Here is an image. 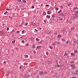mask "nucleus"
<instances>
[{
  "mask_svg": "<svg viewBox=\"0 0 78 78\" xmlns=\"http://www.w3.org/2000/svg\"><path fill=\"white\" fill-rule=\"evenodd\" d=\"M61 16H62V18H59V20H62L63 19H65V17H64V16H66V15L65 14H61Z\"/></svg>",
  "mask_w": 78,
  "mask_h": 78,
  "instance_id": "obj_1",
  "label": "nucleus"
},
{
  "mask_svg": "<svg viewBox=\"0 0 78 78\" xmlns=\"http://www.w3.org/2000/svg\"><path fill=\"white\" fill-rule=\"evenodd\" d=\"M53 17H54V19L55 20L56 22H58V17L57 16H53Z\"/></svg>",
  "mask_w": 78,
  "mask_h": 78,
  "instance_id": "obj_2",
  "label": "nucleus"
},
{
  "mask_svg": "<svg viewBox=\"0 0 78 78\" xmlns=\"http://www.w3.org/2000/svg\"><path fill=\"white\" fill-rule=\"evenodd\" d=\"M78 16L77 15V14L75 13L73 16V18H74V19H76V18H77V17H78Z\"/></svg>",
  "mask_w": 78,
  "mask_h": 78,
  "instance_id": "obj_3",
  "label": "nucleus"
},
{
  "mask_svg": "<svg viewBox=\"0 0 78 78\" xmlns=\"http://www.w3.org/2000/svg\"><path fill=\"white\" fill-rule=\"evenodd\" d=\"M41 48V46H37L36 49H38V48Z\"/></svg>",
  "mask_w": 78,
  "mask_h": 78,
  "instance_id": "obj_4",
  "label": "nucleus"
},
{
  "mask_svg": "<svg viewBox=\"0 0 78 78\" xmlns=\"http://www.w3.org/2000/svg\"><path fill=\"white\" fill-rule=\"evenodd\" d=\"M69 55V54L67 53L66 52L65 53V54L63 56H67V55Z\"/></svg>",
  "mask_w": 78,
  "mask_h": 78,
  "instance_id": "obj_5",
  "label": "nucleus"
},
{
  "mask_svg": "<svg viewBox=\"0 0 78 78\" xmlns=\"http://www.w3.org/2000/svg\"><path fill=\"white\" fill-rule=\"evenodd\" d=\"M43 72H44L41 71L39 73V74L40 75H43Z\"/></svg>",
  "mask_w": 78,
  "mask_h": 78,
  "instance_id": "obj_6",
  "label": "nucleus"
},
{
  "mask_svg": "<svg viewBox=\"0 0 78 78\" xmlns=\"http://www.w3.org/2000/svg\"><path fill=\"white\" fill-rule=\"evenodd\" d=\"M71 56H74L75 55V53H71Z\"/></svg>",
  "mask_w": 78,
  "mask_h": 78,
  "instance_id": "obj_7",
  "label": "nucleus"
},
{
  "mask_svg": "<svg viewBox=\"0 0 78 78\" xmlns=\"http://www.w3.org/2000/svg\"><path fill=\"white\" fill-rule=\"evenodd\" d=\"M75 66V65H74V64H73L71 65V66L72 67H74Z\"/></svg>",
  "mask_w": 78,
  "mask_h": 78,
  "instance_id": "obj_8",
  "label": "nucleus"
},
{
  "mask_svg": "<svg viewBox=\"0 0 78 78\" xmlns=\"http://www.w3.org/2000/svg\"><path fill=\"white\" fill-rule=\"evenodd\" d=\"M32 48H36V46H35L34 45V44L33 45V46H32Z\"/></svg>",
  "mask_w": 78,
  "mask_h": 78,
  "instance_id": "obj_9",
  "label": "nucleus"
},
{
  "mask_svg": "<svg viewBox=\"0 0 78 78\" xmlns=\"http://www.w3.org/2000/svg\"><path fill=\"white\" fill-rule=\"evenodd\" d=\"M46 17H47L48 19H50V16L49 15H47V16Z\"/></svg>",
  "mask_w": 78,
  "mask_h": 78,
  "instance_id": "obj_10",
  "label": "nucleus"
},
{
  "mask_svg": "<svg viewBox=\"0 0 78 78\" xmlns=\"http://www.w3.org/2000/svg\"><path fill=\"white\" fill-rule=\"evenodd\" d=\"M61 37V35H59L57 37L59 38V37Z\"/></svg>",
  "mask_w": 78,
  "mask_h": 78,
  "instance_id": "obj_11",
  "label": "nucleus"
},
{
  "mask_svg": "<svg viewBox=\"0 0 78 78\" xmlns=\"http://www.w3.org/2000/svg\"><path fill=\"white\" fill-rule=\"evenodd\" d=\"M75 73V74H76V75L78 74V71H76V73Z\"/></svg>",
  "mask_w": 78,
  "mask_h": 78,
  "instance_id": "obj_12",
  "label": "nucleus"
},
{
  "mask_svg": "<svg viewBox=\"0 0 78 78\" xmlns=\"http://www.w3.org/2000/svg\"><path fill=\"white\" fill-rule=\"evenodd\" d=\"M15 42H16V41L15 40H14L13 41H12V44H15Z\"/></svg>",
  "mask_w": 78,
  "mask_h": 78,
  "instance_id": "obj_13",
  "label": "nucleus"
},
{
  "mask_svg": "<svg viewBox=\"0 0 78 78\" xmlns=\"http://www.w3.org/2000/svg\"><path fill=\"white\" fill-rule=\"evenodd\" d=\"M42 42H43V41H41L40 42H38L39 44H41L42 43Z\"/></svg>",
  "mask_w": 78,
  "mask_h": 78,
  "instance_id": "obj_14",
  "label": "nucleus"
},
{
  "mask_svg": "<svg viewBox=\"0 0 78 78\" xmlns=\"http://www.w3.org/2000/svg\"><path fill=\"white\" fill-rule=\"evenodd\" d=\"M36 41H39V38H37L36 39Z\"/></svg>",
  "mask_w": 78,
  "mask_h": 78,
  "instance_id": "obj_15",
  "label": "nucleus"
},
{
  "mask_svg": "<svg viewBox=\"0 0 78 78\" xmlns=\"http://www.w3.org/2000/svg\"><path fill=\"white\" fill-rule=\"evenodd\" d=\"M78 52V51L77 50H74V52L75 53H77Z\"/></svg>",
  "mask_w": 78,
  "mask_h": 78,
  "instance_id": "obj_16",
  "label": "nucleus"
},
{
  "mask_svg": "<svg viewBox=\"0 0 78 78\" xmlns=\"http://www.w3.org/2000/svg\"><path fill=\"white\" fill-rule=\"evenodd\" d=\"M24 31H25V30H23L22 31V33L23 34H24Z\"/></svg>",
  "mask_w": 78,
  "mask_h": 78,
  "instance_id": "obj_17",
  "label": "nucleus"
},
{
  "mask_svg": "<svg viewBox=\"0 0 78 78\" xmlns=\"http://www.w3.org/2000/svg\"><path fill=\"white\" fill-rule=\"evenodd\" d=\"M47 14H50V12H49V11H47Z\"/></svg>",
  "mask_w": 78,
  "mask_h": 78,
  "instance_id": "obj_18",
  "label": "nucleus"
},
{
  "mask_svg": "<svg viewBox=\"0 0 78 78\" xmlns=\"http://www.w3.org/2000/svg\"><path fill=\"white\" fill-rule=\"evenodd\" d=\"M71 5H72V4L71 3H69L68 4V5L69 6H71Z\"/></svg>",
  "mask_w": 78,
  "mask_h": 78,
  "instance_id": "obj_19",
  "label": "nucleus"
},
{
  "mask_svg": "<svg viewBox=\"0 0 78 78\" xmlns=\"http://www.w3.org/2000/svg\"><path fill=\"white\" fill-rule=\"evenodd\" d=\"M23 2L24 3H26V1L25 0H23Z\"/></svg>",
  "mask_w": 78,
  "mask_h": 78,
  "instance_id": "obj_20",
  "label": "nucleus"
},
{
  "mask_svg": "<svg viewBox=\"0 0 78 78\" xmlns=\"http://www.w3.org/2000/svg\"><path fill=\"white\" fill-rule=\"evenodd\" d=\"M32 9H33L34 8V6L33 5H32Z\"/></svg>",
  "mask_w": 78,
  "mask_h": 78,
  "instance_id": "obj_21",
  "label": "nucleus"
},
{
  "mask_svg": "<svg viewBox=\"0 0 78 78\" xmlns=\"http://www.w3.org/2000/svg\"><path fill=\"white\" fill-rule=\"evenodd\" d=\"M18 2H21L20 3H22V2L21 0H18Z\"/></svg>",
  "mask_w": 78,
  "mask_h": 78,
  "instance_id": "obj_22",
  "label": "nucleus"
},
{
  "mask_svg": "<svg viewBox=\"0 0 78 78\" xmlns=\"http://www.w3.org/2000/svg\"><path fill=\"white\" fill-rule=\"evenodd\" d=\"M22 43H25V41H24V40H23L22 41Z\"/></svg>",
  "mask_w": 78,
  "mask_h": 78,
  "instance_id": "obj_23",
  "label": "nucleus"
},
{
  "mask_svg": "<svg viewBox=\"0 0 78 78\" xmlns=\"http://www.w3.org/2000/svg\"><path fill=\"white\" fill-rule=\"evenodd\" d=\"M20 33V32L19 31H16V33L17 34H19V33Z\"/></svg>",
  "mask_w": 78,
  "mask_h": 78,
  "instance_id": "obj_24",
  "label": "nucleus"
},
{
  "mask_svg": "<svg viewBox=\"0 0 78 78\" xmlns=\"http://www.w3.org/2000/svg\"><path fill=\"white\" fill-rule=\"evenodd\" d=\"M25 57H26V58H27V57H28V56L27 55H25Z\"/></svg>",
  "mask_w": 78,
  "mask_h": 78,
  "instance_id": "obj_25",
  "label": "nucleus"
},
{
  "mask_svg": "<svg viewBox=\"0 0 78 78\" xmlns=\"http://www.w3.org/2000/svg\"><path fill=\"white\" fill-rule=\"evenodd\" d=\"M49 47L50 48H51V49H53V48L52 47H51L49 46Z\"/></svg>",
  "mask_w": 78,
  "mask_h": 78,
  "instance_id": "obj_26",
  "label": "nucleus"
},
{
  "mask_svg": "<svg viewBox=\"0 0 78 78\" xmlns=\"http://www.w3.org/2000/svg\"><path fill=\"white\" fill-rule=\"evenodd\" d=\"M70 63H74V61H71L70 62Z\"/></svg>",
  "mask_w": 78,
  "mask_h": 78,
  "instance_id": "obj_27",
  "label": "nucleus"
},
{
  "mask_svg": "<svg viewBox=\"0 0 78 78\" xmlns=\"http://www.w3.org/2000/svg\"><path fill=\"white\" fill-rule=\"evenodd\" d=\"M12 32H14V30H13L12 32H10L11 33H12Z\"/></svg>",
  "mask_w": 78,
  "mask_h": 78,
  "instance_id": "obj_28",
  "label": "nucleus"
},
{
  "mask_svg": "<svg viewBox=\"0 0 78 78\" xmlns=\"http://www.w3.org/2000/svg\"><path fill=\"white\" fill-rule=\"evenodd\" d=\"M22 66H20V67H19L20 69H22Z\"/></svg>",
  "mask_w": 78,
  "mask_h": 78,
  "instance_id": "obj_29",
  "label": "nucleus"
},
{
  "mask_svg": "<svg viewBox=\"0 0 78 78\" xmlns=\"http://www.w3.org/2000/svg\"><path fill=\"white\" fill-rule=\"evenodd\" d=\"M48 52H46V55H48Z\"/></svg>",
  "mask_w": 78,
  "mask_h": 78,
  "instance_id": "obj_30",
  "label": "nucleus"
},
{
  "mask_svg": "<svg viewBox=\"0 0 78 78\" xmlns=\"http://www.w3.org/2000/svg\"><path fill=\"white\" fill-rule=\"evenodd\" d=\"M28 45H29L28 43H27L26 44V46H28Z\"/></svg>",
  "mask_w": 78,
  "mask_h": 78,
  "instance_id": "obj_31",
  "label": "nucleus"
},
{
  "mask_svg": "<svg viewBox=\"0 0 78 78\" xmlns=\"http://www.w3.org/2000/svg\"><path fill=\"white\" fill-rule=\"evenodd\" d=\"M60 8H63V7L62 6H61L60 7Z\"/></svg>",
  "mask_w": 78,
  "mask_h": 78,
  "instance_id": "obj_32",
  "label": "nucleus"
},
{
  "mask_svg": "<svg viewBox=\"0 0 78 78\" xmlns=\"http://www.w3.org/2000/svg\"><path fill=\"white\" fill-rule=\"evenodd\" d=\"M36 0H34L33 2H34V3H35V2H36Z\"/></svg>",
  "mask_w": 78,
  "mask_h": 78,
  "instance_id": "obj_33",
  "label": "nucleus"
},
{
  "mask_svg": "<svg viewBox=\"0 0 78 78\" xmlns=\"http://www.w3.org/2000/svg\"><path fill=\"white\" fill-rule=\"evenodd\" d=\"M33 53H34V54L36 53V51H34L33 52Z\"/></svg>",
  "mask_w": 78,
  "mask_h": 78,
  "instance_id": "obj_34",
  "label": "nucleus"
},
{
  "mask_svg": "<svg viewBox=\"0 0 78 78\" xmlns=\"http://www.w3.org/2000/svg\"><path fill=\"white\" fill-rule=\"evenodd\" d=\"M35 30L36 31H38V30H37L36 29H35Z\"/></svg>",
  "mask_w": 78,
  "mask_h": 78,
  "instance_id": "obj_35",
  "label": "nucleus"
},
{
  "mask_svg": "<svg viewBox=\"0 0 78 78\" xmlns=\"http://www.w3.org/2000/svg\"><path fill=\"white\" fill-rule=\"evenodd\" d=\"M44 22H45V23H46V21L45 20H44Z\"/></svg>",
  "mask_w": 78,
  "mask_h": 78,
  "instance_id": "obj_36",
  "label": "nucleus"
},
{
  "mask_svg": "<svg viewBox=\"0 0 78 78\" xmlns=\"http://www.w3.org/2000/svg\"><path fill=\"white\" fill-rule=\"evenodd\" d=\"M44 74H47V73L46 72H44Z\"/></svg>",
  "mask_w": 78,
  "mask_h": 78,
  "instance_id": "obj_37",
  "label": "nucleus"
},
{
  "mask_svg": "<svg viewBox=\"0 0 78 78\" xmlns=\"http://www.w3.org/2000/svg\"><path fill=\"white\" fill-rule=\"evenodd\" d=\"M61 12V11H60L58 12V13H60Z\"/></svg>",
  "mask_w": 78,
  "mask_h": 78,
  "instance_id": "obj_38",
  "label": "nucleus"
},
{
  "mask_svg": "<svg viewBox=\"0 0 78 78\" xmlns=\"http://www.w3.org/2000/svg\"><path fill=\"white\" fill-rule=\"evenodd\" d=\"M7 31H8L9 30V28L8 27L7 29Z\"/></svg>",
  "mask_w": 78,
  "mask_h": 78,
  "instance_id": "obj_39",
  "label": "nucleus"
},
{
  "mask_svg": "<svg viewBox=\"0 0 78 78\" xmlns=\"http://www.w3.org/2000/svg\"><path fill=\"white\" fill-rule=\"evenodd\" d=\"M49 6V5H46V6Z\"/></svg>",
  "mask_w": 78,
  "mask_h": 78,
  "instance_id": "obj_40",
  "label": "nucleus"
},
{
  "mask_svg": "<svg viewBox=\"0 0 78 78\" xmlns=\"http://www.w3.org/2000/svg\"><path fill=\"white\" fill-rule=\"evenodd\" d=\"M53 45H55V44L53 43Z\"/></svg>",
  "mask_w": 78,
  "mask_h": 78,
  "instance_id": "obj_41",
  "label": "nucleus"
},
{
  "mask_svg": "<svg viewBox=\"0 0 78 78\" xmlns=\"http://www.w3.org/2000/svg\"><path fill=\"white\" fill-rule=\"evenodd\" d=\"M27 24H28V23H26L25 24V25H27Z\"/></svg>",
  "mask_w": 78,
  "mask_h": 78,
  "instance_id": "obj_42",
  "label": "nucleus"
},
{
  "mask_svg": "<svg viewBox=\"0 0 78 78\" xmlns=\"http://www.w3.org/2000/svg\"><path fill=\"white\" fill-rule=\"evenodd\" d=\"M74 9H78V8H77V7H75L74 8Z\"/></svg>",
  "mask_w": 78,
  "mask_h": 78,
  "instance_id": "obj_43",
  "label": "nucleus"
},
{
  "mask_svg": "<svg viewBox=\"0 0 78 78\" xmlns=\"http://www.w3.org/2000/svg\"><path fill=\"white\" fill-rule=\"evenodd\" d=\"M4 14H5V15H6V12H4Z\"/></svg>",
  "mask_w": 78,
  "mask_h": 78,
  "instance_id": "obj_44",
  "label": "nucleus"
},
{
  "mask_svg": "<svg viewBox=\"0 0 78 78\" xmlns=\"http://www.w3.org/2000/svg\"><path fill=\"white\" fill-rule=\"evenodd\" d=\"M68 43H69V41H67V43H66V44H68Z\"/></svg>",
  "mask_w": 78,
  "mask_h": 78,
  "instance_id": "obj_45",
  "label": "nucleus"
},
{
  "mask_svg": "<svg viewBox=\"0 0 78 78\" xmlns=\"http://www.w3.org/2000/svg\"><path fill=\"white\" fill-rule=\"evenodd\" d=\"M6 10L8 11V10H9V9H6Z\"/></svg>",
  "mask_w": 78,
  "mask_h": 78,
  "instance_id": "obj_46",
  "label": "nucleus"
},
{
  "mask_svg": "<svg viewBox=\"0 0 78 78\" xmlns=\"http://www.w3.org/2000/svg\"><path fill=\"white\" fill-rule=\"evenodd\" d=\"M31 25H33V23H31Z\"/></svg>",
  "mask_w": 78,
  "mask_h": 78,
  "instance_id": "obj_47",
  "label": "nucleus"
},
{
  "mask_svg": "<svg viewBox=\"0 0 78 78\" xmlns=\"http://www.w3.org/2000/svg\"><path fill=\"white\" fill-rule=\"evenodd\" d=\"M55 9H57V8L56 7H55Z\"/></svg>",
  "mask_w": 78,
  "mask_h": 78,
  "instance_id": "obj_48",
  "label": "nucleus"
},
{
  "mask_svg": "<svg viewBox=\"0 0 78 78\" xmlns=\"http://www.w3.org/2000/svg\"><path fill=\"white\" fill-rule=\"evenodd\" d=\"M62 41H64V39H62Z\"/></svg>",
  "mask_w": 78,
  "mask_h": 78,
  "instance_id": "obj_49",
  "label": "nucleus"
},
{
  "mask_svg": "<svg viewBox=\"0 0 78 78\" xmlns=\"http://www.w3.org/2000/svg\"><path fill=\"white\" fill-rule=\"evenodd\" d=\"M40 30H42V28L40 27Z\"/></svg>",
  "mask_w": 78,
  "mask_h": 78,
  "instance_id": "obj_50",
  "label": "nucleus"
},
{
  "mask_svg": "<svg viewBox=\"0 0 78 78\" xmlns=\"http://www.w3.org/2000/svg\"><path fill=\"white\" fill-rule=\"evenodd\" d=\"M1 70H3V69L2 68L1 69Z\"/></svg>",
  "mask_w": 78,
  "mask_h": 78,
  "instance_id": "obj_51",
  "label": "nucleus"
},
{
  "mask_svg": "<svg viewBox=\"0 0 78 78\" xmlns=\"http://www.w3.org/2000/svg\"><path fill=\"white\" fill-rule=\"evenodd\" d=\"M45 13L44 12V15H45Z\"/></svg>",
  "mask_w": 78,
  "mask_h": 78,
  "instance_id": "obj_52",
  "label": "nucleus"
},
{
  "mask_svg": "<svg viewBox=\"0 0 78 78\" xmlns=\"http://www.w3.org/2000/svg\"><path fill=\"white\" fill-rule=\"evenodd\" d=\"M2 25H3V26H4V25H5V24H2Z\"/></svg>",
  "mask_w": 78,
  "mask_h": 78,
  "instance_id": "obj_53",
  "label": "nucleus"
},
{
  "mask_svg": "<svg viewBox=\"0 0 78 78\" xmlns=\"http://www.w3.org/2000/svg\"><path fill=\"white\" fill-rule=\"evenodd\" d=\"M73 78H76V77H73Z\"/></svg>",
  "mask_w": 78,
  "mask_h": 78,
  "instance_id": "obj_54",
  "label": "nucleus"
},
{
  "mask_svg": "<svg viewBox=\"0 0 78 78\" xmlns=\"http://www.w3.org/2000/svg\"><path fill=\"white\" fill-rule=\"evenodd\" d=\"M76 13H78V11L76 12Z\"/></svg>",
  "mask_w": 78,
  "mask_h": 78,
  "instance_id": "obj_55",
  "label": "nucleus"
},
{
  "mask_svg": "<svg viewBox=\"0 0 78 78\" xmlns=\"http://www.w3.org/2000/svg\"><path fill=\"white\" fill-rule=\"evenodd\" d=\"M67 56L68 58H69V55Z\"/></svg>",
  "mask_w": 78,
  "mask_h": 78,
  "instance_id": "obj_56",
  "label": "nucleus"
},
{
  "mask_svg": "<svg viewBox=\"0 0 78 78\" xmlns=\"http://www.w3.org/2000/svg\"><path fill=\"white\" fill-rule=\"evenodd\" d=\"M28 63H27V66H28Z\"/></svg>",
  "mask_w": 78,
  "mask_h": 78,
  "instance_id": "obj_57",
  "label": "nucleus"
},
{
  "mask_svg": "<svg viewBox=\"0 0 78 78\" xmlns=\"http://www.w3.org/2000/svg\"><path fill=\"white\" fill-rule=\"evenodd\" d=\"M58 9H59V8H58L57 9V10H58Z\"/></svg>",
  "mask_w": 78,
  "mask_h": 78,
  "instance_id": "obj_58",
  "label": "nucleus"
},
{
  "mask_svg": "<svg viewBox=\"0 0 78 78\" xmlns=\"http://www.w3.org/2000/svg\"><path fill=\"white\" fill-rule=\"evenodd\" d=\"M4 63H6V62H4Z\"/></svg>",
  "mask_w": 78,
  "mask_h": 78,
  "instance_id": "obj_59",
  "label": "nucleus"
},
{
  "mask_svg": "<svg viewBox=\"0 0 78 78\" xmlns=\"http://www.w3.org/2000/svg\"><path fill=\"white\" fill-rule=\"evenodd\" d=\"M42 5H43L42 4H41V6H42Z\"/></svg>",
  "mask_w": 78,
  "mask_h": 78,
  "instance_id": "obj_60",
  "label": "nucleus"
},
{
  "mask_svg": "<svg viewBox=\"0 0 78 78\" xmlns=\"http://www.w3.org/2000/svg\"><path fill=\"white\" fill-rule=\"evenodd\" d=\"M9 18H11V17H10V16H9Z\"/></svg>",
  "mask_w": 78,
  "mask_h": 78,
  "instance_id": "obj_61",
  "label": "nucleus"
},
{
  "mask_svg": "<svg viewBox=\"0 0 78 78\" xmlns=\"http://www.w3.org/2000/svg\"><path fill=\"white\" fill-rule=\"evenodd\" d=\"M58 18H59L60 19L61 18V17H58Z\"/></svg>",
  "mask_w": 78,
  "mask_h": 78,
  "instance_id": "obj_62",
  "label": "nucleus"
},
{
  "mask_svg": "<svg viewBox=\"0 0 78 78\" xmlns=\"http://www.w3.org/2000/svg\"><path fill=\"white\" fill-rule=\"evenodd\" d=\"M5 12H6H6H8L6 11Z\"/></svg>",
  "mask_w": 78,
  "mask_h": 78,
  "instance_id": "obj_63",
  "label": "nucleus"
},
{
  "mask_svg": "<svg viewBox=\"0 0 78 78\" xmlns=\"http://www.w3.org/2000/svg\"><path fill=\"white\" fill-rule=\"evenodd\" d=\"M25 65H26V63L24 64Z\"/></svg>",
  "mask_w": 78,
  "mask_h": 78,
  "instance_id": "obj_64",
  "label": "nucleus"
}]
</instances>
